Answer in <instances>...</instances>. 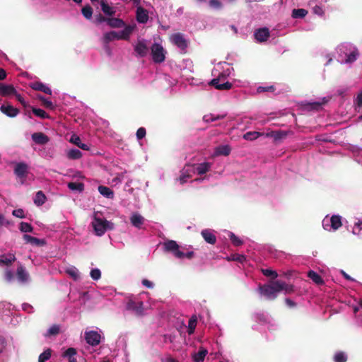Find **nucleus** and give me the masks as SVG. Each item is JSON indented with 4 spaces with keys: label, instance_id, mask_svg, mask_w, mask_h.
Returning <instances> with one entry per match:
<instances>
[{
    "label": "nucleus",
    "instance_id": "obj_47",
    "mask_svg": "<svg viewBox=\"0 0 362 362\" xmlns=\"http://www.w3.org/2000/svg\"><path fill=\"white\" fill-rule=\"evenodd\" d=\"M81 13L86 19L90 20L92 18L93 8L90 5H86L81 9Z\"/></svg>",
    "mask_w": 362,
    "mask_h": 362
},
{
    "label": "nucleus",
    "instance_id": "obj_41",
    "mask_svg": "<svg viewBox=\"0 0 362 362\" xmlns=\"http://www.w3.org/2000/svg\"><path fill=\"white\" fill-rule=\"evenodd\" d=\"M227 234L233 245L239 246L243 244V240L239 237L236 236L233 233L228 231Z\"/></svg>",
    "mask_w": 362,
    "mask_h": 362
},
{
    "label": "nucleus",
    "instance_id": "obj_21",
    "mask_svg": "<svg viewBox=\"0 0 362 362\" xmlns=\"http://www.w3.org/2000/svg\"><path fill=\"white\" fill-rule=\"evenodd\" d=\"M32 139L37 144L44 145L49 141V137L42 132H37L32 134Z\"/></svg>",
    "mask_w": 362,
    "mask_h": 362
},
{
    "label": "nucleus",
    "instance_id": "obj_50",
    "mask_svg": "<svg viewBox=\"0 0 362 362\" xmlns=\"http://www.w3.org/2000/svg\"><path fill=\"white\" fill-rule=\"evenodd\" d=\"M32 111L35 115L40 118L45 119L49 117V115L42 109L33 107Z\"/></svg>",
    "mask_w": 362,
    "mask_h": 362
},
{
    "label": "nucleus",
    "instance_id": "obj_8",
    "mask_svg": "<svg viewBox=\"0 0 362 362\" xmlns=\"http://www.w3.org/2000/svg\"><path fill=\"white\" fill-rule=\"evenodd\" d=\"M153 61L155 63H161L165 61V55L163 47L158 43H153L151 47Z\"/></svg>",
    "mask_w": 362,
    "mask_h": 362
},
{
    "label": "nucleus",
    "instance_id": "obj_52",
    "mask_svg": "<svg viewBox=\"0 0 362 362\" xmlns=\"http://www.w3.org/2000/svg\"><path fill=\"white\" fill-rule=\"evenodd\" d=\"M19 229L23 233H31L33 231V226L30 223H25V222H21L20 224Z\"/></svg>",
    "mask_w": 362,
    "mask_h": 362
},
{
    "label": "nucleus",
    "instance_id": "obj_14",
    "mask_svg": "<svg viewBox=\"0 0 362 362\" xmlns=\"http://www.w3.org/2000/svg\"><path fill=\"white\" fill-rule=\"evenodd\" d=\"M201 235L207 243L214 245L216 243V236L214 230L211 229H204L202 230Z\"/></svg>",
    "mask_w": 362,
    "mask_h": 362
},
{
    "label": "nucleus",
    "instance_id": "obj_54",
    "mask_svg": "<svg viewBox=\"0 0 362 362\" xmlns=\"http://www.w3.org/2000/svg\"><path fill=\"white\" fill-rule=\"evenodd\" d=\"M361 230H362V220L358 219L356 222L354 223L352 233L354 235H358Z\"/></svg>",
    "mask_w": 362,
    "mask_h": 362
},
{
    "label": "nucleus",
    "instance_id": "obj_55",
    "mask_svg": "<svg viewBox=\"0 0 362 362\" xmlns=\"http://www.w3.org/2000/svg\"><path fill=\"white\" fill-rule=\"evenodd\" d=\"M262 272L264 276H271L273 279H276L278 276L277 272L270 269H262Z\"/></svg>",
    "mask_w": 362,
    "mask_h": 362
},
{
    "label": "nucleus",
    "instance_id": "obj_44",
    "mask_svg": "<svg viewBox=\"0 0 362 362\" xmlns=\"http://www.w3.org/2000/svg\"><path fill=\"white\" fill-rule=\"evenodd\" d=\"M228 261H235L240 263H244L246 261V257L243 255L233 254L227 257Z\"/></svg>",
    "mask_w": 362,
    "mask_h": 362
},
{
    "label": "nucleus",
    "instance_id": "obj_11",
    "mask_svg": "<svg viewBox=\"0 0 362 362\" xmlns=\"http://www.w3.org/2000/svg\"><path fill=\"white\" fill-rule=\"evenodd\" d=\"M171 40L172 42L182 50L185 49L187 47V40L185 39L184 35L180 33L173 35Z\"/></svg>",
    "mask_w": 362,
    "mask_h": 362
},
{
    "label": "nucleus",
    "instance_id": "obj_64",
    "mask_svg": "<svg viewBox=\"0 0 362 362\" xmlns=\"http://www.w3.org/2000/svg\"><path fill=\"white\" fill-rule=\"evenodd\" d=\"M141 283L143 286L148 288H153L154 287V284L148 279H143Z\"/></svg>",
    "mask_w": 362,
    "mask_h": 362
},
{
    "label": "nucleus",
    "instance_id": "obj_48",
    "mask_svg": "<svg viewBox=\"0 0 362 362\" xmlns=\"http://www.w3.org/2000/svg\"><path fill=\"white\" fill-rule=\"evenodd\" d=\"M288 134V132H286V131H283V130L275 131L274 141L276 142H279V141L286 139L287 137Z\"/></svg>",
    "mask_w": 362,
    "mask_h": 362
},
{
    "label": "nucleus",
    "instance_id": "obj_9",
    "mask_svg": "<svg viewBox=\"0 0 362 362\" xmlns=\"http://www.w3.org/2000/svg\"><path fill=\"white\" fill-rule=\"evenodd\" d=\"M84 335L86 342L93 346L98 345L100 342L101 336L97 331H86Z\"/></svg>",
    "mask_w": 362,
    "mask_h": 362
},
{
    "label": "nucleus",
    "instance_id": "obj_27",
    "mask_svg": "<svg viewBox=\"0 0 362 362\" xmlns=\"http://www.w3.org/2000/svg\"><path fill=\"white\" fill-rule=\"evenodd\" d=\"M66 273L69 275L74 281L81 279V274L78 269L74 266H69L66 269Z\"/></svg>",
    "mask_w": 362,
    "mask_h": 362
},
{
    "label": "nucleus",
    "instance_id": "obj_16",
    "mask_svg": "<svg viewBox=\"0 0 362 362\" xmlns=\"http://www.w3.org/2000/svg\"><path fill=\"white\" fill-rule=\"evenodd\" d=\"M136 21L140 23H146L148 20V11L143 7L139 6L136 12Z\"/></svg>",
    "mask_w": 362,
    "mask_h": 362
},
{
    "label": "nucleus",
    "instance_id": "obj_53",
    "mask_svg": "<svg viewBox=\"0 0 362 362\" xmlns=\"http://www.w3.org/2000/svg\"><path fill=\"white\" fill-rule=\"evenodd\" d=\"M359 53L357 50H354L351 52L349 54L347 55V57L345 60L346 63H352L357 59Z\"/></svg>",
    "mask_w": 362,
    "mask_h": 362
},
{
    "label": "nucleus",
    "instance_id": "obj_17",
    "mask_svg": "<svg viewBox=\"0 0 362 362\" xmlns=\"http://www.w3.org/2000/svg\"><path fill=\"white\" fill-rule=\"evenodd\" d=\"M16 89L13 85H6L0 83V95L3 97L16 94Z\"/></svg>",
    "mask_w": 362,
    "mask_h": 362
},
{
    "label": "nucleus",
    "instance_id": "obj_35",
    "mask_svg": "<svg viewBox=\"0 0 362 362\" xmlns=\"http://www.w3.org/2000/svg\"><path fill=\"white\" fill-rule=\"evenodd\" d=\"M60 330V327L58 325H52L45 333L44 336L45 337H49L51 336H55L59 334Z\"/></svg>",
    "mask_w": 362,
    "mask_h": 362
},
{
    "label": "nucleus",
    "instance_id": "obj_42",
    "mask_svg": "<svg viewBox=\"0 0 362 362\" xmlns=\"http://www.w3.org/2000/svg\"><path fill=\"white\" fill-rule=\"evenodd\" d=\"M52 350L50 349H45L41 353L38 357V362H46L48 361L52 356Z\"/></svg>",
    "mask_w": 362,
    "mask_h": 362
},
{
    "label": "nucleus",
    "instance_id": "obj_12",
    "mask_svg": "<svg viewBox=\"0 0 362 362\" xmlns=\"http://www.w3.org/2000/svg\"><path fill=\"white\" fill-rule=\"evenodd\" d=\"M134 51L141 57H146L148 53V47L144 40H139L134 46Z\"/></svg>",
    "mask_w": 362,
    "mask_h": 362
},
{
    "label": "nucleus",
    "instance_id": "obj_51",
    "mask_svg": "<svg viewBox=\"0 0 362 362\" xmlns=\"http://www.w3.org/2000/svg\"><path fill=\"white\" fill-rule=\"evenodd\" d=\"M90 276L94 281H98L101 278V272L98 268L92 269L90 272Z\"/></svg>",
    "mask_w": 362,
    "mask_h": 362
},
{
    "label": "nucleus",
    "instance_id": "obj_29",
    "mask_svg": "<svg viewBox=\"0 0 362 362\" xmlns=\"http://www.w3.org/2000/svg\"><path fill=\"white\" fill-rule=\"evenodd\" d=\"M210 168H211V164L209 163L204 162V163L198 164L195 167L194 169L198 175H202L205 174L206 172H208L209 170L210 169Z\"/></svg>",
    "mask_w": 362,
    "mask_h": 362
},
{
    "label": "nucleus",
    "instance_id": "obj_43",
    "mask_svg": "<svg viewBox=\"0 0 362 362\" xmlns=\"http://www.w3.org/2000/svg\"><path fill=\"white\" fill-rule=\"evenodd\" d=\"M45 200H46L45 195L42 193V192L39 191L38 192H37V194L34 198V203L37 206H41L45 202Z\"/></svg>",
    "mask_w": 362,
    "mask_h": 362
},
{
    "label": "nucleus",
    "instance_id": "obj_40",
    "mask_svg": "<svg viewBox=\"0 0 362 362\" xmlns=\"http://www.w3.org/2000/svg\"><path fill=\"white\" fill-rule=\"evenodd\" d=\"M68 187L71 191L78 192H82L84 189L83 182H68Z\"/></svg>",
    "mask_w": 362,
    "mask_h": 362
},
{
    "label": "nucleus",
    "instance_id": "obj_38",
    "mask_svg": "<svg viewBox=\"0 0 362 362\" xmlns=\"http://www.w3.org/2000/svg\"><path fill=\"white\" fill-rule=\"evenodd\" d=\"M308 14V11L304 8H294L292 11V17L293 18H303Z\"/></svg>",
    "mask_w": 362,
    "mask_h": 362
},
{
    "label": "nucleus",
    "instance_id": "obj_32",
    "mask_svg": "<svg viewBox=\"0 0 362 362\" xmlns=\"http://www.w3.org/2000/svg\"><path fill=\"white\" fill-rule=\"evenodd\" d=\"M197 324V317L196 315H192L188 322L187 332L189 335L192 334Z\"/></svg>",
    "mask_w": 362,
    "mask_h": 362
},
{
    "label": "nucleus",
    "instance_id": "obj_46",
    "mask_svg": "<svg viewBox=\"0 0 362 362\" xmlns=\"http://www.w3.org/2000/svg\"><path fill=\"white\" fill-rule=\"evenodd\" d=\"M132 32V28L130 26H127L119 33V40H127Z\"/></svg>",
    "mask_w": 362,
    "mask_h": 362
},
{
    "label": "nucleus",
    "instance_id": "obj_1",
    "mask_svg": "<svg viewBox=\"0 0 362 362\" xmlns=\"http://www.w3.org/2000/svg\"><path fill=\"white\" fill-rule=\"evenodd\" d=\"M260 294L267 300H274L278 293L283 291L286 294L293 292V286L284 281L276 280L271 284L259 286L258 288Z\"/></svg>",
    "mask_w": 362,
    "mask_h": 362
},
{
    "label": "nucleus",
    "instance_id": "obj_13",
    "mask_svg": "<svg viewBox=\"0 0 362 362\" xmlns=\"http://www.w3.org/2000/svg\"><path fill=\"white\" fill-rule=\"evenodd\" d=\"M269 35V30L267 28H259L254 33L255 38L259 42L267 41Z\"/></svg>",
    "mask_w": 362,
    "mask_h": 362
},
{
    "label": "nucleus",
    "instance_id": "obj_30",
    "mask_svg": "<svg viewBox=\"0 0 362 362\" xmlns=\"http://www.w3.org/2000/svg\"><path fill=\"white\" fill-rule=\"evenodd\" d=\"M107 25L111 28H122L124 26V23L122 20L117 18H108Z\"/></svg>",
    "mask_w": 362,
    "mask_h": 362
},
{
    "label": "nucleus",
    "instance_id": "obj_49",
    "mask_svg": "<svg viewBox=\"0 0 362 362\" xmlns=\"http://www.w3.org/2000/svg\"><path fill=\"white\" fill-rule=\"evenodd\" d=\"M261 135L258 132H248L243 135V138L247 141H253Z\"/></svg>",
    "mask_w": 362,
    "mask_h": 362
},
{
    "label": "nucleus",
    "instance_id": "obj_58",
    "mask_svg": "<svg viewBox=\"0 0 362 362\" xmlns=\"http://www.w3.org/2000/svg\"><path fill=\"white\" fill-rule=\"evenodd\" d=\"M32 245L40 246L45 245V242L42 239L32 237L30 243Z\"/></svg>",
    "mask_w": 362,
    "mask_h": 362
},
{
    "label": "nucleus",
    "instance_id": "obj_60",
    "mask_svg": "<svg viewBox=\"0 0 362 362\" xmlns=\"http://www.w3.org/2000/svg\"><path fill=\"white\" fill-rule=\"evenodd\" d=\"M5 279L6 281L11 283L14 280L13 272L10 269H6L5 272Z\"/></svg>",
    "mask_w": 362,
    "mask_h": 362
},
{
    "label": "nucleus",
    "instance_id": "obj_18",
    "mask_svg": "<svg viewBox=\"0 0 362 362\" xmlns=\"http://www.w3.org/2000/svg\"><path fill=\"white\" fill-rule=\"evenodd\" d=\"M0 110L1 112L10 117H16L19 112V110L12 105H2L0 107Z\"/></svg>",
    "mask_w": 362,
    "mask_h": 362
},
{
    "label": "nucleus",
    "instance_id": "obj_22",
    "mask_svg": "<svg viewBox=\"0 0 362 362\" xmlns=\"http://www.w3.org/2000/svg\"><path fill=\"white\" fill-rule=\"evenodd\" d=\"M28 165L24 163H18L14 168L15 174L20 178H23L28 173Z\"/></svg>",
    "mask_w": 362,
    "mask_h": 362
},
{
    "label": "nucleus",
    "instance_id": "obj_7",
    "mask_svg": "<svg viewBox=\"0 0 362 362\" xmlns=\"http://www.w3.org/2000/svg\"><path fill=\"white\" fill-rule=\"evenodd\" d=\"M209 84L220 90H230L233 86L230 82L226 81V76L223 74H221L218 77L213 78Z\"/></svg>",
    "mask_w": 362,
    "mask_h": 362
},
{
    "label": "nucleus",
    "instance_id": "obj_45",
    "mask_svg": "<svg viewBox=\"0 0 362 362\" xmlns=\"http://www.w3.org/2000/svg\"><path fill=\"white\" fill-rule=\"evenodd\" d=\"M334 362H346L347 361V355L343 351H337L333 356Z\"/></svg>",
    "mask_w": 362,
    "mask_h": 362
},
{
    "label": "nucleus",
    "instance_id": "obj_19",
    "mask_svg": "<svg viewBox=\"0 0 362 362\" xmlns=\"http://www.w3.org/2000/svg\"><path fill=\"white\" fill-rule=\"evenodd\" d=\"M77 352L76 349L70 347L68 348L63 354L62 357L67 360V362H77L76 360Z\"/></svg>",
    "mask_w": 362,
    "mask_h": 362
},
{
    "label": "nucleus",
    "instance_id": "obj_4",
    "mask_svg": "<svg viewBox=\"0 0 362 362\" xmlns=\"http://www.w3.org/2000/svg\"><path fill=\"white\" fill-rule=\"evenodd\" d=\"M346 220L338 214L326 215L322 219V226L324 230L328 232H335L339 230Z\"/></svg>",
    "mask_w": 362,
    "mask_h": 362
},
{
    "label": "nucleus",
    "instance_id": "obj_20",
    "mask_svg": "<svg viewBox=\"0 0 362 362\" xmlns=\"http://www.w3.org/2000/svg\"><path fill=\"white\" fill-rule=\"evenodd\" d=\"M16 276L18 281L21 283H25L29 279V274L25 270V267L22 265H20L16 272Z\"/></svg>",
    "mask_w": 362,
    "mask_h": 362
},
{
    "label": "nucleus",
    "instance_id": "obj_39",
    "mask_svg": "<svg viewBox=\"0 0 362 362\" xmlns=\"http://www.w3.org/2000/svg\"><path fill=\"white\" fill-rule=\"evenodd\" d=\"M308 277L316 284H322L323 283V280L321 276L314 271H310L308 274Z\"/></svg>",
    "mask_w": 362,
    "mask_h": 362
},
{
    "label": "nucleus",
    "instance_id": "obj_10",
    "mask_svg": "<svg viewBox=\"0 0 362 362\" xmlns=\"http://www.w3.org/2000/svg\"><path fill=\"white\" fill-rule=\"evenodd\" d=\"M131 224L137 229L142 228V226L145 222V218L138 212H134L129 217Z\"/></svg>",
    "mask_w": 362,
    "mask_h": 362
},
{
    "label": "nucleus",
    "instance_id": "obj_2",
    "mask_svg": "<svg viewBox=\"0 0 362 362\" xmlns=\"http://www.w3.org/2000/svg\"><path fill=\"white\" fill-rule=\"evenodd\" d=\"M163 247L165 252L171 253L178 259H191L194 255L192 250H189L186 246H181L178 245L176 241L172 240H167L164 241L163 243Z\"/></svg>",
    "mask_w": 362,
    "mask_h": 362
},
{
    "label": "nucleus",
    "instance_id": "obj_37",
    "mask_svg": "<svg viewBox=\"0 0 362 362\" xmlns=\"http://www.w3.org/2000/svg\"><path fill=\"white\" fill-rule=\"evenodd\" d=\"M98 191L105 197H107L109 199L113 198V196H114L113 192L107 187L99 186Z\"/></svg>",
    "mask_w": 362,
    "mask_h": 362
},
{
    "label": "nucleus",
    "instance_id": "obj_6",
    "mask_svg": "<svg viewBox=\"0 0 362 362\" xmlns=\"http://www.w3.org/2000/svg\"><path fill=\"white\" fill-rule=\"evenodd\" d=\"M126 310L136 315H141L144 313V303L136 297H131L126 303Z\"/></svg>",
    "mask_w": 362,
    "mask_h": 362
},
{
    "label": "nucleus",
    "instance_id": "obj_36",
    "mask_svg": "<svg viewBox=\"0 0 362 362\" xmlns=\"http://www.w3.org/2000/svg\"><path fill=\"white\" fill-rule=\"evenodd\" d=\"M225 117H226V115H214L213 114H209V115H205L203 117V120L205 122H214L216 120L222 119L225 118Z\"/></svg>",
    "mask_w": 362,
    "mask_h": 362
},
{
    "label": "nucleus",
    "instance_id": "obj_34",
    "mask_svg": "<svg viewBox=\"0 0 362 362\" xmlns=\"http://www.w3.org/2000/svg\"><path fill=\"white\" fill-rule=\"evenodd\" d=\"M115 40H119V33L115 31H110V32L106 33L104 35V42L105 43H109L110 42Z\"/></svg>",
    "mask_w": 362,
    "mask_h": 362
},
{
    "label": "nucleus",
    "instance_id": "obj_61",
    "mask_svg": "<svg viewBox=\"0 0 362 362\" xmlns=\"http://www.w3.org/2000/svg\"><path fill=\"white\" fill-rule=\"evenodd\" d=\"M12 214L18 218H25V213L24 211L21 209H15L13 211Z\"/></svg>",
    "mask_w": 362,
    "mask_h": 362
},
{
    "label": "nucleus",
    "instance_id": "obj_31",
    "mask_svg": "<svg viewBox=\"0 0 362 362\" xmlns=\"http://www.w3.org/2000/svg\"><path fill=\"white\" fill-rule=\"evenodd\" d=\"M208 351L204 348H200L197 353H195L193 356V359L195 362H204V358L206 356Z\"/></svg>",
    "mask_w": 362,
    "mask_h": 362
},
{
    "label": "nucleus",
    "instance_id": "obj_3",
    "mask_svg": "<svg viewBox=\"0 0 362 362\" xmlns=\"http://www.w3.org/2000/svg\"><path fill=\"white\" fill-rule=\"evenodd\" d=\"M91 226L95 235L99 237L103 236L106 231L114 228V224L102 217L98 212L94 214Z\"/></svg>",
    "mask_w": 362,
    "mask_h": 362
},
{
    "label": "nucleus",
    "instance_id": "obj_62",
    "mask_svg": "<svg viewBox=\"0 0 362 362\" xmlns=\"http://www.w3.org/2000/svg\"><path fill=\"white\" fill-rule=\"evenodd\" d=\"M22 309L28 313H32L34 312L33 307L26 303L22 304Z\"/></svg>",
    "mask_w": 362,
    "mask_h": 362
},
{
    "label": "nucleus",
    "instance_id": "obj_15",
    "mask_svg": "<svg viewBox=\"0 0 362 362\" xmlns=\"http://www.w3.org/2000/svg\"><path fill=\"white\" fill-rule=\"evenodd\" d=\"M16 261L15 255L13 253L3 254L0 255V266L8 267Z\"/></svg>",
    "mask_w": 362,
    "mask_h": 362
},
{
    "label": "nucleus",
    "instance_id": "obj_57",
    "mask_svg": "<svg viewBox=\"0 0 362 362\" xmlns=\"http://www.w3.org/2000/svg\"><path fill=\"white\" fill-rule=\"evenodd\" d=\"M209 6L213 8L220 9L222 7V3L220 0H210Z\"/></svg>",
    "mask_w": 362,
    "mask_h": 362
},
{
    "label": "nucleus",
    "instance_id": "obj_28",
    "mask_svg": "<svg viewBox=\"0 0 362 362\" xmlns=\"http://www.w3.org/2000/svg\"><path fill=\"white\" fill-rule=\"evenodd\" d=\"M70 142L76 145L78 147H79L80 148H81L83 150H88L89 149L88 144L82 143L80 137L76 134H73L71 136Z\"/></svg>",
    "mask_w": 362,
    "mask_h": 362
},
{
    "label": "nucleus",
    "instance_id": "obj_26",
    "mask_svg": "<svg viewBox=\"0 0 362 362\" xmlns=\"http://www.w3.org/2000/svg\"><path fill=\"white\" fill-rule=\"evenodd\" d=\"M100 6L103 12L105 15L109 16H115L116 13L115 9L113 7L109 6L108 4L105 2L104 0L100 1Z\"/></svg>",
    "mask_w": 362,
    "mask_h": 362
},
{
    "label": "nucleus",
    "instance_id": "obj_56",
    "mask_svg": "<svg viewBox=\"0 0 362 362\" xmlns=\"http://www.w3.org/2000/svg\"><path fill=\"white\" fill-rule=\"evenodd\" d=\"M275 90V87L274 86H259L257 89V93H262V92H273Z\"/></svg>",
    "mask_w": 362,
    "mask_h": 362
},
{
    "label": "nucleus",
    "instance_id": "obj_25",
    "mask_svg": "<svg viewBox=\"0 0 362 362\" xmlns=\"http://www.w3.org/2000/svg\"><path fill=\"white\" fill-rule=\"evenodd\" d=\"M231 148L229 145L218 146L215 148L214 153L216 156H228L230 153Z\"/></svg>",
    "mask_w": 362,
    "mask_h": 362
},
{
    "label": "nucleus",
    "instance_id": "obj_5",
    "mask_svg": "<svg viewBox=\"0 0 362 362\" xmlns=\"http://www.w3.org/2000/svg\"><path fill=\"white\" fill-rule=\"evenodd\" d=\"M252 319L255 322L269 330L275 329L277 327L276 321L267 313H256L253 315Z\"/></svg>",
    "mask_w": 362,
    "mask_h": 362
},
{
    "label": "nucleus",
    "instance_id": "obj_24",
    "mask_svg": "<svg viewBox=\"0 0 362 362\" xmlns=\"http://www.w3.org/2000/svg\"><path fill=\"white\" fill-rule=\"evenodd\" d=\"M31 88L35 90L42 91L46 94L52 95V90L42 82H35L31 85Z\"/></svg>",
    "mask_w": 362,
    "mask_h": 362
},
{
    "label": "nucleus",
    "instance_id": "obj_63",
    "mask_svg": "<svg viewBox=\"0 0 362 362\" xmlns=\"http://www.w3.org/2000/svg\"><path fill=\"white\" fill-rule=\"evenodd\" d=\"M16 98L17 99V100L21 103V104L23 106V107H26L28 105H27V103L25 102V100H24V98L20 95L18 94L17 92H16V94H14Z\"/></svg>",
    "mask_w": 362,
    "mask_h": 362
},
{
    "label": "nucleus",
    "instance_id": "obj_59",
    "mask_svg": "<svg viewBox=\"0 0 362 362\" xmlns=\"http://www.w3.org/2000/svg\"><path fill=\"white\" fill-rule=\"evenodd\" d=\"M146 134V129L144 127H140L136 131V138L137 139L140 140L145 137Z\"/></svg>",
    "mask_w": 362,
    "mask_h": 362
},
{
    "label": "nucleus",
    "instance_id": "obj_23",
    "mask_svg": "<svg viewBox=\"0 0 362 362\" xmlns=\"http://www.w3.org/2000/svg\"><path fill=\"white\" fill-rule=\"evenodd\" d=\"M14 306L7 302L0 303V314L9 316L12 314Z\"/></svg>",
    "mask_w": 362,
    "mask_h": 362
},
{
    "label": "nucleus",
    "instance_id": "obj_33",
    "mask_svg": "<svg viewBox=\"0 0 362 362\" xmlns=\"http://www.w3.org/2000/svg\"><path fill=\"white\" fill-rule=\"evenodd\" d=\"M66 156L68 158L71 160L79 159L82 156V153L76 148H72L67 151Z\"/></svg>",
    "mask_w": 362,
    "mask_h": 362
}]
</instances>
